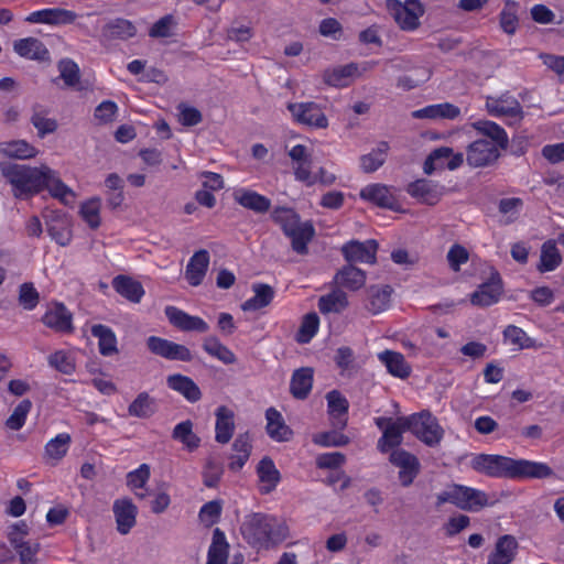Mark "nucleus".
Instances as JSON below:
<instances>
[{
  "instance_id": "1",
  "label": "nucleus",
  "mask_w": 564,
  "mask_h": 564,
  "mask_svg": "<svg viewBox=\"0 0 564 564\" xmlns=\"http://www.w3.org/2000/svg\"><path fill=\"white\" fill-rule=\"evenodd\" d=\"M0 171L12 186L13 195L17 198L33 196L45 188L52 197L64 205L75 203V192L61 180L56 171L47 165L29 166L1 162Z\"/></svg>"
},
{
  "instance_id": "2",
  "label": "nucleus",
  "mask_w": 564,
  "mask_h": 564,
  "mask_svg": "<svg viewBox=\"0 0 564 564\" xmlns=\"http://www.w3.org/2000/svg\"><path fill=\"white\" fill-rule=\"evenodd\" d=\"M240 533L254 550H270L284 542L289 536L285 522L265 513H250L245 517Z\"/></svg>"
},
{
  "instance_id": "3",
  "label": "nucleus",
  "mask_w": 564,
  "mask_h": 564,
  "mask_svg": "<svg viewBox=\"0 0 564 564\" xmlns=\"http://www.w3.org/2000/svg\"><path fill=\"white\" fill-rule=\"evenodd\" d=\"M271 217L291 239L292 249L299 254L307 253V245L315 235L313 225L310 221H301L300 216L288 207L274 208Z\"/></svg>"
},
{
  "instance_id": "4",
  "label": "nucleus",
  "mask_w": 564,
  "mask_h": 564,
  "mask_svg": "<svg viewBox=\"0 0 564 564\" xmlns=\"http://www.w3.org/2000/svg\"><path fill=\"white\" fill-rule=\"evenodd\" d=\"M495 470L496 477L514 480L546 479L554 474L546 463L524 458L516 459L502 455H496Z\"/></svg>"
},
{
  "instance_id": "5",
  "label": "nucleus",
  "mask_w": 564,
  "mask_h": 564,
  "mask_svg": "<svg viewBox=\"0 0 564 564\" xmlns=\"http://www.w3.org/2000/svg\"><path fill=\"white\" fill-rule=\"evenodd\" d=\"M436 499L437 506L449 502L462 510L471 512L479 511L488 502V497L484 491L463 485L449 486L440 492Z\"/></svg>"
},
{
  "instance_id": "6",
  "label": "nucleus",
  "mask_w": 564,
  "mask_h": 564,
  "mask_svg": "<svg viewBox=\"0 0 564 564\" xmlns=\"http://www.w3.org/2000/svg\"><path fill=\"white\" fill-rule=\"evenodd\" d=\"M408 430L427 446H436L443 438L444 431L435 416L427 411L405 416Z\"/></svg>"
},
{
  "instance_id": "7",
  "label": "nucleus",
  "mask_w": 564,
  "mask_h": 564,
  "mask_svg": "<svg viewBox=\"0 0 564 564\" xmlns=\"http://www.w3.org/2000/svg\"><path fill=\"white\" fill-rule=\"evenodd\" d=\"M387 9L403 31H414L420 25L424 9L419 0H387Z\"/></svg>"
},
{
  "instance_id": "8",
  "label": "nucleus",
  "mask_w": 564,
  "mask_h": 564,
  "mask_svg": "<svg viewBox=\"0 0 564 564\" xmlns=\"http://www.w3.org/2000/svg\"><path fill=\"white\" fill-rule=\"evenodd\" d=\"M288 109L297 123L313 129H326L328 127V119L322 107L316 102L289 104Z\"/></svg>"
},
{
  "instance_id": "9",
  "label": "nucleus",
  "mask_w": 564,
  "mask_h": 564,
  "mask_svg": "<svg viewBox=\"0 0 564 564\" xmlns=\"http://www.w3.org/2000/svg\"><path fill=\"white\" fill-rule=\"evenodd\" d=\"M377 62H364L361 64L349 63L325 70L323 77L326 84L334 87H346L362 73L372 69Z\"/></svg>"
},
{
  "instance_id": "10",
  "label": "nucleus",
  "mask_w": 564,
  "mask_h": 564,
  "mask_svg": "<svg viewBox=\"0 0 564 564\" xmlns=\"http://www.w3.org/2000/svg\"><path fill=\"white\" fill-rule=\"evenodd\" d=\"M294 170L296 181L306 186L315 185L312 172V150L304 144H296L288 152Z\"/></svg>"
},
{
  "instance_id": "11",
  "label": "nucleus",
  "mask_w": 564,
  "mask_h": 564,
  "mask_svg": "<svg viewBox=\"0 0 564 564\" xmlns=\"http://www.w3.org/2000/svg\"><path fill=\"white\" fill-rule=\"evenodd\" d=\"M147 346L152 354L169 360L191 361L193 359V355L186 346L162 337L150 336L147 339Z\"/></svg>"
},
{
  "instance_id": "12",
  "label": "nucleus",
  "mask_w": 564,
  "mask_h": 564,
  "mask_svg": "<svg viewBox=\"0 0 564 564\" xmlns=\"http://www.w3.org/2000/svg\"><path fill=\"white\" fill-rule=\"evenodd\" d=\"M377 425L383 430V434L378 441V448L382 453L390 451L402 442V433L408 430L405 416L398 417L395 421L390 419H377Z\"/></svg>"
},
{
  "instance_id": "13",
  "label": "nucleus",
  "mask_w": 564,
  "mask_h": 564,
  "mask_svg": "<svg viewBox=\"0 0 564 564\" xmlns=\"http://www.w3.org/2000/svg\"><path fill=\"white\" fill-rule=\"evenodd\" d=\"M378 243L373 239L366 241L351 240L341 247V252L348 262L375 263Z\"/></svg>"
},
{
  "instance_id": "14",
  "label": "nucleus",
  "mask_w": 564,
  "mask_h": 564,
  "mask_svg": "<svg viewBox=\"0 0 564 564\" xmlns=\"http://www.w3.org/2000/svg\"><path fill=\"white\" fill-rule=\"evenodd\" d=\"M77 19V13L63 8H47L31 12L25 21L29 23H41L48 25L72 24Z\"/></svg>"
},
{
  "instance_id": "15",
  "label": "nucleus",
  "mask_w": 564,
  "mask_h": 564,
  "mask_svg": "<svg viewBox=\"0 0 564 564\" xmlns=\"http://www.w3.org/2000/svg\"><path fill=\"white\" fill-rule=\"evenodd\" d=\"M390 462L400 468L399 480L403 487H409L419 474L417 458L403 449H395L390 455Z\"/></svg>"
},
{
  "instance_id": "16",
  "label": "nucleus",
  "mask_w": 564,
  "mask_h": 564,
  "mask_svg": "<svg viewBox=\"0 0 564 564\" xmlns=\"http://www.w3.org/2000/svg\"><path fill=\"white\" fill-rule=\"evenodd\" d=\"M112 511L116 519L117 530L120 534H128L137 523L138 508L129 498L117 499L113 502Z\"/></svg>"
},
{
  "instance_id": "17",
  "label": "nucleus",
  "mask_w": 564,
  "mask_h": 564,
  "mask_svg": "<svg viewBox=\"0 0 564 564\" xmlns=\"http://www.w3.org/2000/svg\"><path fill=\"white\" fill-rule=\"evenodd\" d=\"M165 315L170 323L183 332L206 333L209 325L200 317L193 316L175 306H166Z\"/></svg>"
},
{
  "instance_id": "18",
  "label": "nucleus",
  "mask_w": 564,
  "mask_h": 564,
  "mask_svg": "<svg viewBox=\"0 0 564 564\" xmlns=\"http://www.w3.org/2000/svg\"><path fill=\"white\" fill-rule=\"evenodd\" d=\"M406 192L422 204L435 205L444 194V186L429 180H416L409 184Z\"/></svg>"
},
{
  "instance_id": "19",
  "label": "nucleus",
  "mask_w": 564,
  "mask_h": 564,
  "mask_svg": "<svg viewBox=\"0 0 564 564\" xmlns=\"http://www.w3.org/2000/svg\"><path fill=\"white\" fill-rule=\"evenodd\" d=\"M359 195L364 200L381 208L392 209L398 202L393 188L379 183L365 186Z\"/></svg>"
},
{
  "instance_id": "20",
  "label": "nucleus",
  "mask_w": 564,
  "mask_h": 564,
  "mask_svg": "<svg viewBox=\"0 0 564 564\" xmlns=\"http://www.w3.org/2000/svg\"><path fill=\"white\" fill-rule=\"evenodd\" d=\"M13 51L21 57L36 61V62H48L50 52L45 44L33 36L23 37L14 41Z\"/></svg>"
},
{
  "instance_id": "21",
  "label": "nucleus",
  "mask_w": 564,
  "mask_h": 564,
  "mask_svg": "<svg viewBox=\"0 0 564 564\" xmlns=\"http://www.w3.org/2000/svg\"><path fill=\"white\" fill-rule=\"evenodd\" d=\"M529 147V140L524 135H514L509 142L508 134L503 128L496 123V161L499 159L500 151H509L513 156L525 154Z\"/></svg>"
},
{
  "instance_id": "22",
  "label": "nucleus",
  "mask_w": 564,
  "mask_h": 564,
  "mask_svg": "<svg viewBox=\"0 0 564 564\" xmlns=\"http://www.w3.org/2000/svg\"><path fill=\"white\" fill-rule=\"evenodd\" d=\"M46 229L50 237L59 246L66 247L72 241L70 220L62 214L52 213L46 219Z\"/></svg>"
},
{
  "instance_id": "23",
  "label": "nucleus",
  "mask_w": 564,
  "mask_h": 564,
  "mask_svg": "<svg viewBox=\"0 0 564 564\" xmlns=\"http://www.w3.org/2000/svg\"><path fill=\"white\" fill-rule=\"evenodd\" d=\"M42 322L56 332L68 333L73 329L72 314L62 303L50 305L42 317Z\"/></svg>"
},
{
  "instance_id": "24",
  "label": "nucleus",
  "mask_w": 564,
  "mask_h": 564,
  "mask_svg": "<svg viewBox=\"0 0 564 564\" xmlns=\"http://www.w3.org/2000/svg\"><path fill=\"white\" fill-rule=\"evenodd\" d=\"M257 476L259 479V491L263 495L272 492L281 480L280 471L273 460L268 456L259 462Z\"/></svg>"
},
{
  "instance_id": "25",
  "label": "nucleus",
  "mask_w": 564,
  "mask_h": 564,
  "mask_svg": "<svg viewBox=\"0 0 564 564\" xmlns=\"http://www.w3.org/2000/svg\"><path fill=\"white\" fill-rule=\"evenodd\" d=\"M411 116L414 119L454 120L460 116V109H459V107L455 106L454 104L442 102V104L429 105L421 109L414 110V111H412Z\"/></svg>"
},
{
  "instance_id": "26",
  "label": "nucleus",
  "mask_w": 564,
  "mask_h": 564,
  "mask_svg": "<svg viewBox=\"0 0 564 564\" xmlns=\"http://www.w3.org/2000/svg\"><path fill=\"white\" fill-rule=\"evenodd\" d=\"M209 265V253L207 250L202 249L196 251L189 259L186 270L185 279L192 286L202 284Z\"/></svg>"
},
{
  "instance_id": "27",
  "label": "nucleus",
  "mask_w": 564,
  "mask_h": 564,
  "mask_svg": "<svg viewBox=\"0 0 564 564\" xmlns=\"http://www.w3.org/2000/svg\"><path fill=\"white\" fill-rule=\"evenodd\" d=\"M326 400L332 425L339 430L344 429L347 424L349 406L347 399L337 390H333L327 393Z\"/></svg>"
},
{
  "instance_id": "28",
  "label": "nucleus",
  "mask_w": 564,
  "mask_h": 564,
  "mask_svg": "<svg viewBox=\"0 0 564 564\" xmlns=\"http://www.w3.org/2000/svg\"><path fill=\"white\" fill-rule=\"evenodd\" d=\"M496 118L503 119L509 126L519 123L523 118L520 102L512 96H500L496 99Z\"/></svg>"
},
{
  "instance_id": "29",
  "label": "nucleus",
  "mask_w": 564,
  "mask_h": 564,
  "mask_svg": "<svg viewBox=\"0 0 564 564\" xmlns=\"http://www.w3.org/2000/svg\"><path fill=\"white\" fill-rule=\"evenodd\" d=\"M232 196L240 206L258 214L267 213L271 207L269 198L248 188H238Z\"/></svg>"
},
{
  "instance_id": "30",
  "label": "nucleus",
  "mask_w": 564,
  "mask_h": 564,
  "mask_svg": "<svg viewBox=\"0 0 564 564\" xmlns=\"http://www.w3.org/2000/svg\"><path fill=\"white\" fill-rule=\"evenodd\" d=\"M377 357L391 376L400 379H405L410 376L411 366L405 361L401 352L387 349L379 352Z\"/></svg>"
},
{
  "instance_id": "31",
  "label": "nucleus",
  "mask_w": 564,
  "mask_h": 564,
  "mask_svg": "<svg viewBox=\"0 0 564 564\" xmlns=\"http://www.w3.org/2000/svg\"><path fill=\"white\" fill-rule=\"evenodd\" d=\"M334 282L339 289L358 291L366 284V273L359 268L347 264L337 271Z\"/></svg>"
},
{
  "instance_id": "32",
  "label": "nucleus",
  "mask_w": 564,
  "mask_h": 564,
  "mask_svg": "<svg viewBox=\"0 0 564 564\" xmlns=\"http://www.w3.org/2000/svg\"><path fill=\"white\" fill-rule=\"evenodd\" d=\"M267 433L275 442H288L291 440L293 432L285 424L282 414L274 408L265 411Z\"/></svg>"
},
{
  "instance_id": "33",
  "label": "nucleus",
  "mask_w": 564,
  "mask_h": 564,
  "mask_svg": "<svg viewBox=\"0 0 564 564\" xmlns=\"http://www.w3.org/2000/svg\"><path fill=\"white\" fill-rule=\"evenodd\" d=\"M494 156V141L475 140L467 148V163L474 167L488 165Z\"/></svg>"
},
{
  "instance_id": "34",
  "label": "nucleus",
  "mask_w": 564,
  "mask_h": 564,
  "mask_svg": "<svg viewBox=\"0 0 564 564\" xmlns=\"http://www.w3.org/2000/svg\"><path fill=\"white\" fill-rule=\"evenodd\" d=\"M166 384L189 402H197L202 398L199 387L189 377L180 373L171 375L166 378Z\"/></svg>"
},
{
  "instance_id": "35",
  "label": "nucleus",
  "mask_w": 564,
  "mask_h": 564,
  "mask_svg": "<svg viewBox=\"0 0 564 564\" xmlns=\"http://www.w3.org/2000/svg\"><path fill=\"white\" fill-rule=\"evenodd\" d=\"M253 296L241 304L245 312H256L267 307L273 301L275 292L273 288L265 283L252 284Z\"/></svg>"
},
{
  "instance_id": "36",
  "label": "nucleus",
  "mask_w": 564,
  "mask_h": 564,
  "mask_svg": "<svg viewBox=\"0 0 564 564\" xmlns=\"http://www.w3.org/2000/svg\"><path fill=\"white\" fill-rule=\"evenodd\" d=\"M91 335L98 339L100 355L109 357L118 352V340L115 332L106 325L95 324L91 326Z\"/></svg>"
},
{
  "instance_id": "37",
  "label": "nucleus",
  "mask_w": 564,
  "mask_h": 564,
  "mask_svg": "<svg viewBox=\"0 0 564 564\" xmlns=\"http://www.w3.org/2000/svg\"><path fill=\"white\" fill-rule=\"evenodd\" d=\"M312 387L313 369L300 368L293 372L290 382V392L295 399H306L312 390Z\"/></svg>"
},
{
  "instance_id": "38",
  "label": "nucleus",
  "mask_w": 564,
  "mask_h": 564,
  "mask_svg": "<svg viewBox=\"0 0 564 564\" xmlns=\"http://www.w3.org/2000/svg\"><path fill=\"white\" fill-rule=\"evenodd\" d=\"M229 544L225 533L216 528L213 532L206 564H228Z\"/></svg>"
},
{
  "instance_id": "39",
  "label": "nucleus",
  "mask_w": 564,
  "mask_h": 564,
  "mask_svg": "<svg viewBox=\"0 0 564 564\" xmlns=\"http://www.w3.org/2000/svg\"><path fill=\"white\" fill-rule=\"evenodd\" d=\"M112 286L121 296L133 303H139L144 295L142 284L130 276H116Z\"/></svg>"
},
{
  "instance_id": "40",
  "label": "nucleus",
  "mask_w": 564,
  "mask_h": 564,
  "mask_svg": "<svg viewBox=\"0 0 564 564\" xmlns=\"http://www.w3.org/2000/svg\"><path fill=\"white\" fill-rule=\"evenodd\" d=\"M562 263V254L555 240L549 239L541 246L540 261L536 269L541 273L554 271Z\"/></svg>"
},
{
  "instance_id": "41",
  "label": "nucleus",
  "mask_w": 564,
  "mask_h": 564,
  "mask_svg": "<svg viewBox=\"0 0 564 564\" xmlns=\"http://www.w3.org/2000/svg\"><path fill=\"white\" fill-rule=\"evenodd\" d=\"M392 289L389 285H372L368 289L367 308L372 314H379L389 308Z\"/></svg>"
},
{
  "instance_id": "42",
  "label": "nucleus",
  "mask_w": 564,
  "mask_h": 564,
  "mask_svg": "<svg viewBox=\"0 0 564 564\" xmlns=\"http://www.w3.org/2000/svg\"><path fill=\"white\" fill-rule=\"evenodd\" d=\"M348 304L347 294L341 289L336 288L332 292L322 295L318 299L317 306L322 314H330L341 313Z\"/></svg>"
},
{
  "instance_id": "43",
  "label": "nucleus",
  "mask_w": 564,
  "mask_h": 564,
  "mask_svg": "<svg viewBox=\"0 0 564 564\" xmlns=\"http://www.w3.org/2000/svg\"><path fill=\"white\" fill-rule=\"evenodd\" d=\"M216 441L226 444L230 441L235 430L234 412L226 406L216 410Z\"/></svg>"
},
{
  "instance_id": "44",
  "label": "nucleus",
  "mask_w": 564,
  "mask_h": 564,
  "mask_svg": "<svg viewBox=\"0 0 564 564\" xmlns=\"http://www.w3.org/2000/svg\"><path fill=\"white\" fill-rule=\"evenodd\" d=\"M234 454L230 457L229 468L240 470L249 459L251 452L250 438L247 434L239 435L232 444Z\"/></svg>"
},
{
  "instance_id": "45",
  "label": "nucleus",
  "mask_w": 564,
  "mask_h": 564,
  "mask_svg": "<svg viewBox=\"0 0 564 564\" xmlns=\"http://www.w3.org/2000/svg\"><path fill=\"white\" fill-rule=\"evenodd\" d=\"M518 542L514 536L506 534L496 541L495 564H510L517 554Z\"/></svg>"
},
{
  "instance_id": "46",
  "label": "nucleus",
  "mask_w": 564,
  "mask_h": 564,
  "mask_svg": "<svg viewBox=\"0 0 564 564\" xmlns=\"http://www.w3.org/2000/svg\"><path fill=\"white\" fill-rule=\"evenodd\" d=\"M137 29L132 22L121 18L109 21L104 28V35L110 40H128L133 37Z\"/></svg>"
},
{
  "instance_id": "47",
  "label": "nucleus",
  "mask_w": 564,
  "mask_h": 564,
  "mask_svg": "<svg viewBox=\"0 0 564 564\" xmlns=\"http://www.w3.org/2000/svg\"><path fill=\"white\" fill-rule=\"evenodd\" d=\"M203 349L225 365H232L237 360L235 354L215 336H208L204 339Z\"/></svg>"
},
{
  "instance_id": "48",
  "label": "nucleus",
  "mask_w": 564,
  "mask_h": 564,
  "mask_svg": "<svg viewBox=\"0 0 564 564\" xmlns=\"http://www.w3.org/2000/svg\"><path fill=\"white\" fill-rule=\"evenodd\" d=\"M0 150L4 155L19 160L31 159L37 154V150L24 140L1 143Z\"/></svg>"
},
{
  "instance_id": "49",
  "label": "nucleus",
  "mask_w": 564,
  "mask_h": 564,
  "mask_svg": "<svg viewBox=\"0 0 564 564\" xmlns=\"http://www.w3.org/2000/svg\"><path fill=\"white\" fill-rule=\"evenodd\" d=\"M172 437L181 442L189 452L196 449L200 443L199 437L193 432V423L189 420L176 424Z\"/></svg>"
},
{
  "instance_id": "50",
  "label": "nucleus",
  "mask_w": 564,
  "mask_h": 564,
  "mask_svg": "<svg viewBox=\"0 0 564 564\" xmlns=\"http://www.w3.org/2000/svg\"><path fill=\"white\" fill-rule=\"evenodd\" d=\"M100 210L101 199L99 197H91L82 203L79 214L89 228L97 229L101 224Z\"/></svg>"
},
{
  "instance_id": "51",
  "label": "nucleus",
  "mask_w": 564,
  "mask_h": 564,
  "mask_svg": "<svg viewBox=\"0 0 564 564\" xmlns=\"http://www.w3.org/2000/svg\"><path fill=\"white\" fill-rule=\"evenodd\" d=\"M505 343L513 345L517 349H529L538 348L541 345H536L535 340L527 335V333L514 325H509L503 330Z\"/></svg>"
},
{
  "instance_id": "52",
  "label": "nucleus",
  "mask_w": 564,
  "mask_h": 564,
  "mask_svg": "<svg viewBox=\"0 0 564 564\" xmlns=\"http://www.w3.org/2000/svg\"><path fill=\"white\" fill-rule=\"evenodd\" d=\"M523 207V200L519 197L502 198L498 204V209L501 215L499 223L501 225H510L514 223Z\"/></svg>"
},
{
  "instance_id": "53",
  "label": "nucleus",
  "mask_w": 564,
  "mask_h": 564,
  "mask_svg": "<svg viewBox=\"0 0 564 564\" xmlns=\"http://www.w3.org/2000/svg\"><path fill=\"white\" fill-rule=\"evenodd\" d=\"M389 145L387 142H380L373 151L360 158V166L364 172L371 173L377 171L386 161Z\"/></svg>"
},
{
  "instance_id": "54",
  "label": "nucleus",
  "mask_w": 564,
  "mask_h": 564,
  "mask_svg": "<svg viewBox=\"0 0 564 564\" xmlns=\"http://www.w3.org/2000/svg\"><path fill=\"white\" fill-rule=\"evenodd\" d=\"M70 435L67 433H59L54 438L50 440L45 445V456L52 460H61L67 453L70 444Z\"/></svg>"
},
{
  "instance_id": "55",
  "label": "nucleus",
  "mask_w": 564,
  "mask_h": 564,
  "mask_svg": "<svg viewBox=\"0 0 564 564\" xmlns=\"http://www.w3.org/2000/svg\"><path fill=\"white\" fill-rule=\"evenodd\" d=\"M154 412V400L147 392L138 394L128 408L129 415L140 419L150 417Z\"/></svg>"
},
{
  "instance_id": "56",
  "label": "nucleus",
  "mask_w": 564,
  "mask_h": 564,
  "mask_svg": "<svg viewBox=\"0 0 564 564\" xmlns=\"http://www.w3.org/2000/svg\"><path fill=\"white\" fill-rule=\"evenodd\" d=\"M150 478V466L148 464H141L137 469L128 473L127 485L135 492V496L140 499L145 498L147 494L138 491L143 489Z\"/></svg>"
},
{
  "instance_id": "57",
  "label": "nucleus",
  "mask_w": 564,
  "mask_h": 564,
  "mask_svg": "<svg viewBox=\"0 0 564 564\" xmlns=\"http://www.w3.org/2000/svg\"><path fill=\"white\" fill-rule=\"evenodd\" d=\"M319 328V317L316 313L306 314L296 333L295 339L300 344H307L317 334Z\"/></svg>"
},
{
  "instance_id": "58",
  "label": "nucleus",
  "mask_w": 564,
  "mask_h": 564,
  "mask_svg": "<svg viewBox=\"0 0 564 564\" xmlns=\"http://www.w3.org/2000/svg\"><path fill=\"white\" fill-rule=\"evenodd\" d=\"M48 365L65 375H72L75 371V358L69 351L57 350L50 355Z\"/></svg>"
},
{
  "instance_id": "59",
  "label": "nucleus",
  "mask_w": 564,
  "mask_h": 564,
  "mask_svg": "<svg viewBox=\"0 0 564 564\" xmlns=\"http://www.w3.org/2000/svg\"><path fill=\"white\" fill-rule=\"evenodd\" d=\"M32 408L30 400H22L13 410L11 415L7 419L6 425L12 431L20 430L28 417V414Z\"/></svg>"
},
{
  "instance_id": "60",
  "label": "nucleus",
  "mask_w": 564,
  "mask_h": 564,
  "mask_svg": "<svg viewBox=\"0 0 564 564\" xmlns=\"http://www.w3.org/2000/svg\"><path fill=\"white\" fill-rule=\"evenodd\" d=\"M19 556L20 564H37V554L41 545L36 541H25L13 547Z\"/></svg>"
},
{
  "instance_id": "61",
  "label": "nucleus",
  "mask_w": 564,
  "mask_h": 564,
  "mask_svg": "<svg viewBox=\"0 0 564 564\" xmlns=\"http://www.w3.org/2000/svg\"><path fill=\"white\" fill-rule=\"evenodd\" d=\"M452 155V148L441 147L433 150L424 162V173L432 174L436 169H443L445 164L443 160Z\"/></svg>"
},
{
  "instance_id": "62",
  "label": "nucleus",
  "mask_w": 564,
  "mask_h": 564,
  "mask_svg": "<svg viewBox=\"0 0 564 564\" xmlns=\"http://www.w3.org/2000/svg\"><path fill=\"white\" fill-rule=\"evenodd\" d=\"M313 442L323 447H337L348 444L349 438L337 431H329L315 434Z\"/></svg>"
},
{
  "instance_id": "63",
  "label": "nucleus",
  "mask_w": 564,
  "mask_h": 564,
  "mask_svg": "<svg viewBox=\"0 0 564 564\" xmlns=\"http://www.w3.org/2000/svg\"><path fill=\"white\" fill-rule=\"evenodd\" d=\"M58 70L66 86L73 87L78 83L79 67L74 61L69 58L62 59L58 63Z\"/></svg>"
},
{
  "instance_id": "64",
  "label": "nucleus",
  "mask_w": 564,
  "mask_h": 564,
  "mask_svg": "<svg viewBox=\"0 0 564 564\" xmlns=\"http://www.w3.org/2000/svg\"><path fill=\"white\" fill-rule=\"evenodd\" d=\"M31 122L34 128L37 130V133L41 138L46 134L53 133L57 129V122L53 118H48L41 110H35L31 117Z\"/></svg>"
}]
</instances>
